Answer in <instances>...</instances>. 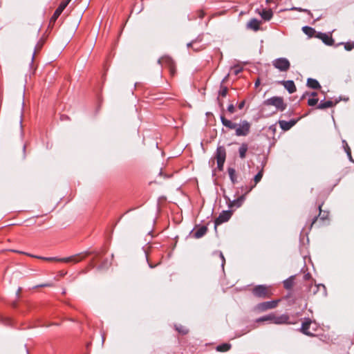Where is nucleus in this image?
<instances>
[{
    "label": "nucleus",
    "instance_id": "obj_19",
    "mask_svg": "<svg viewBox=\"0 0 354 354\" xmlns=\"http://www.w3.org/2000/svg\"><path fill=\"white\" fill-rule=\"evenodd\" d=\"M259 14L261 15L262 19H263L266 21L270 20L273 16L272 11L270 9H263L261 12H259Z\"/></svg>",
    "mask_w": 354,
    "mask_h": 354
},
{
    "label": "nucleus",
    "instance_id": "obj_36",
    "mask_svg": "<svg viewBox=\"0 0 354 354\" xmlns=\"http://www.w3.org/2000/svg\"><path fill=\"white\" fill-rule=\"evenodd\" d=\"M318 101L319 100L317 97L309 98L308 100V105L310 106H314L317 104Z\"/></svg>",
    "mask_w": 354,
    "mask_h": 354
},
{
    "label": "nucleus",
    "instance_id": "obj_26",
    "mask_svg": "<svg viewBox=\"0 0 354 354\" xmlns=\"http://www.w3.org/2000/svg\"><path fill=\"white\" fill-rule=\"evenodd\" d=\"M270 322L273 323V313L262 316L257 319V322Z\"/></svg>",
    "mask_w": 354,
    "mask_h": 354
},
{
    "label": "nucleus",
    "instance_id": "obj_16",
    "mask_svg": "<svg viewBox=\"0 0 354 354\" xmlns=\"http://www.w3.org/2000/svg\"><path fill=\"white\" fill-rule=\"evenodd\" d=\"M311 324V320L308 318L306 319L301 324V331L308 335V336H313L314 335L309 331L310 326Z\"/></svg>",
    "mask_w": 354,
    "mask_h": 354
},
{
    "label": "nucleus",
    "instance_id": "obj_6",
    "mask_svg": "<svg viewBox=\"0 0 354 354\" xmlns=\"http://www.w3.org/2000/svg\"><path fill=\"white\" fill-rule=\"evenodd\" d=\"M252 294L259 298H266L270 296V290L268 287L265 285H258L256 286L252 289Z\"/></svg>",
    "mask_w": 354,
    "mask_h": 354
},
{
    "label": "nucleus",
    "instance_id": "obj_10",
    "mask_svg": "<svg viewBox=\"0 0 354 354\" xmlns=\"http://www.w3.org/2000/svg\"><path fill=\"white\" fill-rule=\"evenodd\" d=\"M232 215L231 210L223 211L215 220V225H218L230 220Z\"/></svg>",
    "mask_w": 354,
    "mask_h": 354
},
{
    "label": "nucleus",
    "instance_id": "obj_20",
    "mask_svg": "<svg viewBox=\"0 0 354 354\" xmlns=\"http://www.w3.org/2000/svg\"><path fill=\"white\" fill-rule=\"evenodd\" d=\"M337 102H333L332 100L321 101L317 105V109H325L327 108L333 107Z\"/></svg>",
    "mask_w": 354,
    "mask_h": 354
},
{
    "label": "nucleus",
    "instance_id": "obj_34",
    "mask_svg": "<svg viewBox=\"0 0 354 354\" xmlns=\"http://www.w3.org/2000/svg\"><path fill=\"white\" fill-rule=\"evenodd\" d=\"M339 44H344V48L347 51H350L354 48V41L340 43Z\"/></svg>",
    "mask_w": 354,
    "mask_h": 354
},
{
    "label": "nucleus",
    "instance_id": "obj_45",
    "mask_svg": "<svg viewBox=\"0 0 354 354\" xmlns=\"http://www.w3.org/2000/svg\"><path fill=\"white\" fill-rule=\"evenodd\" d=\"M220 257H221V258L222 259V265H223L224 263H225V258H224V256H223L222 252H220Z\"/></svg>",
    "mask_w": 354,
    "mask_h": 354
},
{
    "label": "nucleus",
    "instance_id": "obj_2",
    "mask_svg": "<svg viewBox=\"0 0 354 354\" xmlns=\"http://www.w3.org/2000/svg\"><path fill=\"white\" fill-rule=\"evenodd\" d=\"M88 254L86 253L85 255L82 254H75L68 257L64 258H58V257H37L38 259L47 261H57V262H64L67 263H77L81 261L82 259L85 258V257Z\"/></svg>",
    "mask_w": 354,
    "mask_h": 354
},
{
    "label": "nucleus",
    "instance_id": "obj_8",
    "mask_svg": "<svg viewBox=\"0 0 354 354\" xmlns=\"http://www.w3.org/2000/svg\"><path fill=\"white\" fill-rule=\"evenodd\" d=\"M158 64L162 66H165L169 68L171 75L175 73V64L173 59L169 56H164L160 58L158 61Z\"/></svg>",
    "mask_w": 354,
    "mask_h": 354
},
{
    "label": "nucleus",
    "instance_id": "obj_39",
    "mask_svg": "<svg viewBox=\"0 0 354 354\" xmlns=\"http://www.w3.org/2000/svg\"><path fill=\"white\" fill-rule=\"evenodd\" d=\"M347 148H348V149H347L348 150L346 151V154H347V156H348V157L349 160H350L351 161L353 162V158H352V156H351V149H350V147H347Z\"/></svg>",
    "mask_w": 354,
    "mask_h": 354
},
{
    "label": "nucleus",
    "instance_id": "obj_51",
    "mask_svg": "<svg viewBox=\"0 0 354 354\" xmlns=\"http://www.w3.org/2000/svg\"><path fill=\"white\" fill-rule=\"evenodd\" d=\"M259 84H260V82H259V80H258L257 81H256V82H255V84H254L255 87H257V86L259 85Z\"/></svg>",
    "mask_w": 354,
    "mask_h": 354
},
{
    "label": "nucleus",
    "instance_id": "obj_44",
    "mask_svg": "<svg viewBox=\"0 0 354 354\" xmlns=\"http://www.w3.org/2000/svg\"><path fill=\"white\" fill-rule=\"evenodd\" d=\"M342 143H343V145H344V150H345V151L346 152V151L348 150V149H348L347 147H348V145L347 142H346V140H343V141H342Z\"/></svg>",
    "mask_w": 354,
    "mask_h": 354
},
{
    "label": "nucleus",
    "instance_id": "obj_17",
    "mask_svg": "<svg viewBox=\"0 0 354 354\" xmlns=\"http://www.w3.org/2000/svg\"><path fill=\"white\" fill-rule=\"evenodd\" d=\"M260 21L253 18L247 24V28L257 31L260 28Z\"/></svg>",
    "mask_w": 354,
    "mask_h": 354
},
{
    "label": "nucleus",
    "instance_id": "obj_31",
    "mask_svg": "<svg viewBox=\"0 0 354 354\" xmlns=\"http://www.w3.org/2000/svg\"><path fill=\"white\" fill-rule=\"evenodd\" d=\"M255 186H254L253 185H245V186H242L241 187V189H242V191L243 192V194H245V197L246 196V195L250 192L253 188H254Z\"/></svg>",
    "mask_w": 354,
    "mask_h": 354
},
{
    "label": "nucleus",
    "instance_id": "obj_46",
    "mask_svg": "<svg viewBox=\"0 0 354 354\" xmlns=\"http://www.w3.org/2000/svg\"><path fill=\"white\" fill-rule=\"evenodd\" d=\"M196 41H192L189 43L187 44V47L189 48L191 46H192L194 44H195Z\"/></svg>",
    "mask_w": 354,
    "mask_h": 354
},
{
    "label": "nucleus",
    "instance_id": "obj_52",
    "mask_svg": "<svg viewBox=\"0 0 354 354\" xmlns=\"http://www.w3.org/2000/svg\"><path fill=\"white\" fill-rule=\"evenodd\" d=\"M227 77H229V75H227V77H225V78L223 80L222 83L225 81V80L227 79Z\"/></svg>",
    "mask_w": 354,
    "mask_h": 354
},
{
    "label": "nucleus",
    "instance_id": "obj_33",
    "mask_svg": "<svg viewBox=\"0 0 354 354\" xmlns=\"http://www.w3.org/2000/svg\"><path fill=\"white\" fill-rule=\"evenodd\" d=\"M227 87L223 85V83L221 84L220 90H219V95L222 97H225L227 94Z\"/></svg>",
    "mask_w": 354,
    "mask_h": 354
},
{
    "label": "nucleus",
    "instance_id": "obj_22",
    "mask_svg": "<svg viewBox=\"0 0 354 354\" xmlns=\"http://www.w3.org/2000/svg\"><path fill=\"white\" fill-rule=\"evenodd\" d=\"M207 232V227L206 226H201L194 234V237L196 239H200L203 237Z\"/></svg>",
    "mask_w": 354,
    "mask_h": 354
},
{
    "label": "nucleus",
    "instance_id": "obj_43",
    "mask_svg": "<svg viewBox=\"0 0 354 354\" xmlns=\"http://www.w3.org/2000/svg\"><path fill=\"white\" fill-rule=\"evenodd\" d=\"M244 106H245V101L243 100L239 104L238 108H239V109H242L244 107Z\"/></svg>",
    "mask_w": 354,
    "mask_h": 354
},
{
    "label": "nucleus",
    "instance_id": "obj_27",
    "mask_svg": "<svg viewBox=\"0 0 354 354\" xmlns=\"http://www.w3.org/2000/svg\"><path fill=\"white\" fill-rule=\"evenodd\" d=\"M302 30L306 35H308L310 37H313L316 32L314 28L307 26H304L302 28Z\"/></svg>",
    "mask_w": 354,
    "mask_h": 354
},
{
    "label": "nucleus",
    "instance_id": "obj_25",
    "mask_svg": "<svg viewBox=\"0 0 354 354\" xmlns=\"http://www.w3.org/2000/svg\"><path fill=\"white\" fill-rule=\"evenodd\" d=\"M320 288L323 289L324 292L326 291V287L323 284L310 286L309 287V291L313 292V293L315 295L319 290Z\"/></svg>",
    "mask_w": 354,
    "mask_h": 354
},
{
    "label": "nucleus",
    "instance_id": "obj_15",
    "mask_svg": "<svg viewBox=\"0 0 354 354\" xmlns=\"http://www.w3.org/2000/svg\"><path fill=\"white\" fill-rule=\"evenodd\" d=\"M281 84L288 91L289 93H293L296 91V86L292 80L281 81Z\"/></svg>",
    "mask_w": 354,
    "mask_h": 354
},
{
    "label": "nucleus",
    "instance_id": "obj_54",
    "mask_svg": "<svg viewBox=\"0 0 354 354\" xmlns=\"http://www.w3.org/2000/svg\"><path fill=\"white\" fill-rule=\"evenodd\" d=\"M98 256H99V252H97V253L96 254V257H97Z\"/></svg>",
    "mask_w": 354,
    "mask_h": 354
},
{
    "label": "nucleus",
    "instance_id": "obj_23",
    "mask_svg": "<svg viewBox=\"0 0 354 354\" xmlns=\"http://www.w3.org/2000/svg\"><path fill=\"white\" fill-rule=\"evenodd\" d=\"M248 149V144L242 143L240 147L239 148V157L241 159H244L245 158Z\"/></svg>",
    "mask_w": 354,
    "mask_h": 354
},
{
    "label": "nucleus",
    "instance_id": "obj_5",
    "mask_svg": "<svg viewBox=\"0 0 354 354\" xmlns=\"http://www.w3.org/2000/svg\"><path fill=\"white\" fill-rule=\"evenodd\" d=\"M215 158L218 169L222 170L226 158V151L223 146H218L217 147Z\"/></svg>",
    "mask_w": 354,
    "mask_h": 354
},
{
    "label": "nucleus",
    "instance_id": "obj_37",
    "mask_svg": "<svg viewBox=\"0 0 354 354\" xmlns=\"http://www.w3.org/2000/svg\"><path fill=\"white\" fill-rule=\"evenodd\" d=\"M321 205L319 206V216H320V218L322 220H324L326 218H327L328 217V212H324L323 214H322V209H321Z\"/></svg>",
    "mask_w": 354,
    "mask_h": 354
},
{
    "label": "nucleus",
    "instance_id": "obj_1",
    "mask_svg": "<svg viewBox=\"0 0 354 354\" xmlns=\"http://www.w3.org/2000/svg\"><path fill=\"white\" fill-rule=\"evenodd\" d=\"M220 118L221 122L224 127L229 129H235V134L236 136H247L250 131L251 124L245 120H241L240 123L237 124L232 122L231 120L226 119L223 115H221Z\"/></svg>",
    "mask_w": 354,
    "mask_h": 354
},
{
    "label": "nucleus",
    "instance_id": "obj_42",
    "mask_svg": "<svg viewBox=\"0 0 354 354\" xmlns=\"http://www.w3.org/2000/svg\"><path fill=\"white\" fill-rule=\"evenodd\" d=\"M176 330L183 334H186L187 333V330L185 328H180L176 327Z\"/></svg>",
    "mask_w": 354,
    "mask_h": 354
},
{
    "label": "nucleus",
    "instance_id": "obj_24",
    "mask_svg": "<svg viewBox=\"0 0 354 354\" xmlns=\"http://www.w3.org/2000/svg\"><path fill=\"white\" fill-rule=\"evenodd\" d=\"M294 284V277H290L287 279L283 281V287L287 289H291Z\"/></svg>",
    "mask_w": 354,
    "mask_h": 354
},
{
    "label": "nucleus",
    "instance_id": "obj_29",
    "mask_svg": "<svg viewBox=\"0 0 354 354\" xmlns=\"http://www.w3.org/2000/svg\"><path fill=\"white\" fill-rule=\"evenodd\" d=\"M263 169L259 171L254 178V184L253 185L256 187L258 183H259L263 177Z\"/></svg>",
    "mask_w": 354,
    "mask_h": 354
},
{
    "label": "nucleus",
    "instance_id": "obj_50",
    "mask_svg": "<svg viewBox=\"0 0 354 354\" xmlns=\"http://www.w3.org/2000/svg\"><path fill=\"white\" fill-rule=\"evenodd\" d=\"M266 2H267L268 3H275V1H274V0H266Z\"/></svg>",
    "mask_w": 354,
    "mask_h": 354
},
{
    "label": "nucleus",
    "instance_id": "obj_35",
    "mask_svg": "<svg viewBox=\"0 0 354 354\" xmlns=\"http://www.w3.org/2000/svg\"><path fill=\"white\" fill-rule=\"evenodd\" d=\"M243 71V67L236 65L232 67L231 71L232 73H234L235 75H239L240 73H241Z\"/></svg>",
    "mask_w": 354,
    "mask_h": 354
},
{
    "label": "nucleus",
    "instance_id": "obj_9",
    "mask_svg": "<svg viewBox=\"0 0 354 354\" xmlns=\"http://www.w3.org/2000/svg\"><path fill=\"white\" fill-rule=\"evenodd\" d=\"M71 0H64L61 2L58 8L55 10V12L53 13V16L51 17L50 19V23L53 24L56 21L57 18L59 17V15L62 14L63 10L66 8V7L68 5Z\"/></svg>",
    "mask_w": 354,
    "mask_h": 354
},
{
    "label": "nucleus",
    "instance_id": "obj_28",
    "mask_svg": "<svg viewBox=\"0 0 354 354\" xmlns=\"http://www.w3.org/2000/svg\"><path fill=\"white\" fill-rule=\"evenodd\" d=\"M231 348V345L227 343L222 344L216 347V351L219 352H226L229 351Z\"/></svg>",
    "mask_w": 354,
    "mask_h": 354
},
{
    "label": "nucleus",
    "instance_id": "obj_47",
    "mask_svg": "<svg viewBox=\"0 0 354 354\" xmlns=\"http://www.w3.org/2000/svg\"><path fill=\"white\" fill-rule=\"evenodd\" d=\"M317 216H315L314 218L313 219V221H312V223H311V226L316 222V221L317 220Z\"/></svg>",
    "mask_w": 354,
    "mask_h": 354
},
{
    "label": "nucleus",
    "instance_id": "obj_53",
    "mask_svg": "<svg viewBox=\"0 0 354 354\" xmlns=\"http://www.w3.org/2000/svg\"><path fill=\"white\" fill-rule=\"evenodd\" d=\"M26 150V145L24 146V151Z\"/></svg>",
    "mask_w": 354,
    "mask_h": 354
},
{
    "label": "nucleus",
    "instance_id": "obj_18",
    "mask_svg": "<svg viewBox=\"0 0 354 354\" xmlns=\"http://www.w3.org/2000/svg\"><path fill=\"white\" fill-rule=\"evenodd\" d=\"M227 173L230 177V179L233 185L238 183V176L235 169L232 167H229L227 169Z\"/></svg>",
    "mask_w": 354,
    "mask_h": 354
},
{
    "label": "nucleus",
    "instance_id": "obj_13",
    "mask_svg": "<svg viewBox=\"0 0 354 354\" xmlns=\"http://www.w3.org/2000/svg\"><path fill=\"white\" fill-rule=\"evenodd\" d=\"M298 120L292 119L289 121L279 120V124L281 129L283 131H288L297 122Z\"/></svg>",
    "mask_w": 354,
    "mask_h": 354
},
{
    "label": "nucleus",
    "instance_id": "obj_55",
    "mask_svg": "<svg viewBox=\"0 0 354 354\" xmlns=\"http://www.w3.org/2000/svg\"><path fill=\"white\" fill-rule=\"evenodd\" d=\"M305 95H306V94H304V95L302 96V97H301V98H302V99H303V98H304V97H305Z\"/></svg>",
    "mask_w": 354,
    "mask_h": 354
},
{
    "label": "nucleus",
    "instance_id": "obj_3",
    "mask_svg": "<svg viewBox=\"0 0 354 354\" xmlns=\"http://www.w3.org/2000/svg\"><path fill=\"white\" fill-rule=\"evenodd\" d=\"M263 106H273L276 108L277 111H283L287 106L284 102L283 97L279 96H274L266 100Z\"/></svg>",
    "mask_w": 354,
    "mask_h": 354
},
{
    "label": "nucleus",
    "instance_id": "obj_56",
    "mask_svg": "<svg viewBox=\"0 0 354 354\" xmlns=\"http://www.w3.org/2000/svg\"><path fill=\"white\" fill-rule=\"evenodd\" d=\"M275 1V3H277V1H278L279 0H274Z\"/></svg>",
    "mask_w": 354,
    "mask_h": 354
},
{
    "label": "nucleus",
    "instance_id": "obj_38",
    "mask_svg": "<svg viewBox=\"0 0 354 354\" xmlns=\"http://www.w3.org/2000/svg\"><path fill=\"white\" fill-rule=\"evenodd\" d=\"M227 111L232 114L235 112V107H234V105L231 104H230L228 106H227Z\"/></svg>",
    "mask_w": 354,
    "mask_h": 354
},
{
    "label": "nucleus",
    "instance_id": "obj_40",
    "mask_svg": "<svg viewBox=\"0 0 354 354\" xmlns=\"http://www.w3.org/2000/svg\"><path fill=\"white\" fill-rule=\"evenodd\" d=\"M292 10H299L300 12H307V13H310V11L308 10H306V9H301V8H293Z\"/></svg>",
    "mask_w": 354,
    "mask_h": 354
},
{
    "label": "nucleus",
    "instance_id": "obj_14",
    "mask_svg": "<svg viewBox=\"0 0 354 354\" xmlns=\"http://www.w3.org/2000/svg\"><path fill=\"white\" fill-rule=\"evenodd\" d=\"M316 37L328 46H332L334 43L332 36L326 33L318 32Z\"/></svg>",
    "mask_w": 354,
    "mask_h": 354
},
{
    "label": "nucleus",
    "instance_id": "obj_4",
    "mask_svg": "<svg viewBox=\"0 0 354 354\" xmlns=\"http://www.w3.org/2000/svg\"><path fill=\"white\" fill-rule=\"evenodd\" d=\"M272 66L281 72H286L290 67V63L285 57L277 58L272 61Z\"/></svg>",
    "mask_w": 354,
    "mask_h": 354
},
{
    "label": "nucleus",
    "instance_id": "obj_21",
    "mask_svg": "<svg viewBox=\"0 0 354 354\" xmlns=\"http://www.w3.org/2000/svg\"><path fill=\"white\" fill-rule=\"evenodd\" d=\"M307 86L313 89H319L321 86L319 82L313 78H308L307 80Z\"/></svg>",
    "mask_w": 354,
    "mask_h": 354
},
{
    "label": "nucleus",
    "instance_id": "obj_32",
    "mask_svg": "<svg viewBox=\"0 0 354 354\" xmlns=\"http://www.w3.org/2000/svg\"><path fill=\"white\" fill-rule=\"evenodd\" d=\"M43 44H44V41L42 40H39L37 44H36L35 46V52L33 53V55L32 56V61H33L34 58H35V54H36V52L37 51H39L43 46Z\"/></svg>",
    "mask_w": 354,
    "mask_h": 354
},
{
    "label": "nucleus",
    "instance_id": "obj_12",
    "mask_svg": "<svg viewBox=\"0 0 354 354\" xmlns=\"http://www.w3.org/2000/svg\"><path fill=\"white\" fill-rule=\"evenodd\" d=\"M245 200V194H241V196H238L237 198L233 201H230L228 203V207L230 209L239 208L243 205Z\"/></svg>",
    "mask_w": 354,
    "mask_h": 354
},
{
    "label": "nucleus",
    "instance_id": "obj_41",
    "mask_svg": "<svg viewBox=\"0 0 354 354\" xmlns=\"http://www.w3.org/2000/svg\"><path fill=\"white\" fill-rule=\"evenodd\" d=\"M310 278H311V274L310 273H308V272L305 274L304 276V279L306 281L310 280Z\"/></svg>",
    "mask_w": 354,
    "mask_h": 354
},
{
    "label": "nucleus",
    "instance_id": "obj_49",
    "mask_svg": "<svg viewBox=\"0 0 354 354\" xmlns=\"http://www.w3.org/2000/svg\"><path fill=\"white\" fill-rule=\"evenodd\" d=\"M310 95L313 96V97H316V96L317 95V92H312L310 93Z\"/></svg>",
    "mask_w": 354,
    "mask_h": 354
},
{
    "label": "nucleus",
    "instance_id": "obj_7",
    "mask_svg": "<svg viewBox=\"0 0 354 354\" xmlns=\"http://www.w3.org/2000/svg\"><path fill=\"white\" fill-rule=\"evenodd\" d=\"M279 300H272L259 303L257 305L256 309L260 312H263L269 309H273L278 305Z\"/></svg>",
    "mask_w": 354,
    "mask_h": 354
},
{
    "label": "nucleus",
    "instance_id": "obj_11",
    "mask_svg": "<svg viewBox=\"0 0 354 354\" xmlns=\"http://www.w3.org/2000/svg\"><path fill=\"white\" fill-rule=\"evenodd\" d=\"M289 316L286 314L277 316L273 313V323L275 324H290L291 322H289Z\"/></svg>",
    "mask_w": 354,
    "mask_h": 354
},
{
    "label": "nucleus",
    "instance_id": "obj_30",
    "mask_svg": "<svg viewBox=\"0 0 354 354\" xmlns=\"http://www.w3.org/2000/svg\"><path fill=\"white\" fill-rule=\"evenodd\" d=\"M0 323L5 326H10L12 324V320L9 317H3L0 315Z\"/></svg>",
    "mask_w": 354,
    "mask_h": 354
},
{
    "label": "nucleus",
    "instance_id": "obj_48",
    "mask_svg": "<svg viewBox=\"0 0 354 354\" xmlns=\"http://www.w3.org/2000/svg\"><path fill=\"white\" fill-rule=\"evenodd\" d=\"M21 291V288H19L17 291V297H19V295H20V292Z\"/></svg>",
    "mask_w": 354,
    "mask_h": 354
}]
</instances>
